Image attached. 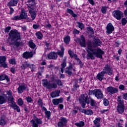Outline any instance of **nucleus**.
I'll return each mask as SVG.
<instances>
[{"label": "nucleus", "mask_w": 127, "mask_h": 127, "mask_svg": "<svg viewBox=\"0 0 127 127\" xmlns=\"http://www.w3.org/2000/svg\"><path fill=\"white\" fill-rule=\"evenodd\" d=\"M106 73L110 76L113 74V70H112V68L108 64H106L103 70L97 74V78L100 81H102L104 79V76Z\"/></svg>", "instance_id": "f257e3e1"}, {"label": "nucleus", "mask_w": 127, "mask_h": 127, "mask_svg": "<svg viewBox=\"0 0 127 127\" xmlns=\"http://www.w3.org/2000/svg\"><path fill=\"white\" fill-rule=\"evenodd\" d=\"M9 36L11 39V44H15L17 40L20 39V34L16 30H12L9 33Z\"/></svg>", "instance_id": "f03ea898"}, {"label": "nucleus", "mask_w": 127, "mask_h": 127, "mask_svg": "<svg viewBox=\"0 0 127 127\" xmlns=\"http://www.w3.org/2000/svg\"><path fill=\"white\" fill-rule=\"evenodd\" d=\"M86 51L88 52L87 55V59H95V56L96 55V47L92 46L91 44H89L88 48L86 49Z\"/></svg>", "instance_id": "7ed1b4c3"}, {"label": "nucleus", "mask_w": 127, "mask_h": 127, "mask_svg": "<svg viewBox=\"0 0 127 127\" xmlns=\"http://www.w3.org/2000/svg\"><path fill=\"white\" fill-rule=\"evenodd\" d=\"M118 106L117 107V111L119 114H123L125 112V105L124 104V100H122L121 96H118Z\"/></svg>", "instance_id": "20e7f679"}, {"label": "nucleus", "mask_w": 127, "mask_h": 127, "mask_svg": "<svg viewBox=\"0 0 127 127\" xmlns=\"http://www.w3.org/2000/svg\"><path fill=\"white\" fill-rule=\"evenodd\" d=\"M43 85L44 88H46L47 89H56L57 88V84L55 83L51 84L50 82L48 81L47 79H43Z\"/></svg>", "instance_id": "39448f33"}, {"label": "nucleus", "mask_w": 127, "mask_h": 127, "mask_svg": "<svg viewBox=\"0 0 127 127\" xmlns=\"http://www.w3.org/2000/svg\"><path fill=\"white\" fill-rule=\"evenodd\" d=\"M113 15L117 20H121L123 15H124V13L122 11L116 10L113 12Z\"/></svg>", "instance_id": "423d86ee"}, {"label": "nucleus", "mask_w": 127, "mask_h": 127, "mask_svg": "<svg viewBox=\"0 0 127 127\" xmlns=\"http://www.w3.org/2000/svg\"><path fill=\"white\" fill-rule=\"evenodd\" d=\"M87 96H85V95L82 94L79 97V102L81 104L82 108H85L86 106V104H87Z\"/></svg>", "instance_id": "0eeeda50"}, {"label": "nucleus", "mask_w": 127, "mask_h": 127, "mask_svg": "<svg viewBox=\"0 0 127 127\" xmlns=\"http://www.w3.org/2000/svg\"><path fill=\"white\" fill-rule=\"evenodd\" d=\"M68 54L71 58H73L77 61L78 64H80V65H82V62L80 60L79 58H78V57L77 56V55L76 54H74V53H73L72 51L69 50L68 51Z\"/></svg>", "instance_id": "6e6552de"}, {"label": "nucleus", "mask_w": 127, "mask_h": 127, "mask_svg": "<svg viewBox=\"0 0 127 127\" xmlns=\"http://www.w3.org/2000/svg\"><path fill=\"white\" fill-rule=\"evenodd\" d=\"M6 95L7 99H8L9 103H11V104H14V101H13L14 98L13 96H12V91L11 90H9L6 91Z\"/></svg>", "instance_id": "1a4fd4ad"}, {"label": "nucleus", "mask_w": 127, "mask_h": 127, "mask_svg": "<svg viewBox=\"0 0 127 127\" xmlns=\"http://www.w3.org/2000/svg\"><path fill=\"white\" fill-rule=\"evenodd\" d=\"M75 40L76 42L79 43L81 47H86V41H85L84 36H81L80 39L77 38Z\"/></svg>", "instance_id": "9d476101"}, {"label": "nucleus", "mask_w": 127, "mask_h": 127, "mask_svg": "<svg viewBox=\"0 0 127 127\" xmlns=\"http://www.w3.org/2000/svg\"><path fill=\"white\" fill-rule=\"evenodd\" d=\"M115 30V27L112 24V23H109L108 24L107 27H106V33L107 34H111L113 33V32Z\"/></svg>", "instance_id": "9b49d317"}, {"label": "nucleus", "mask_w": 127, "mask_h": 127, "mask_svg": "<svg viewBox=\"0 0 127 127\" xmlns=\"http://www.w3.org/2000/svg\"><path fill=\"white\" fill-rule=\"evenodd\" d=\"M31 123L33 127H38L39 125L42 124V120L39 119H36L34 120H31Z\"/></svg>", "instance_id": "f8f14e48"}, {"label": "nucleus", "mask_w": 127, "mask_h": 127, "mask_svg": "<svg viewBox=\"0 0 127 127\" xmlns=\"http://www.w3.org/2000/svg\"><path fill=\"white\" fill-rule=\"evenodd\" d=\"M106 91L110 95H113V94H116V93H118V89L113 86H110L106 88Z\"/></svg>", "instance_id": "ddd939ff"}, {"label": "nucleus", "mask_w": 127, "mask_h": 127, "mask_svg": "<svg viewBox=\"0 0 127 127\" xmlns=\"http://www.w3.org/2000/svg\"><path fill=\"white\" fill-rule=\"evenodd\" d=\"M67 119L65 118H62L61 119V122L58 123V126L59 127H63L66 126V124H67Z\"/></svg>", "instance_id": "4468645a"}, {"label": "nucleus", "mask_w": 127, "mask_h": 127, "mask_svg": "<svg viewBox=\"0 0 127 127\" xmlns=\"http://www.w3.org/2000/svg\"><path fill=\"white\" fill-rule=\"evenodd\" d=\"M25 89H26V85H25V84L22 83V84L19 85L17 89L18 94H22V93H23Z\"/></svg>", "instance_id": "2eb2a0df"}, {"label": "nucleus", "mask_w": 127, "mask_h": 127, "mask_svg": "<svg viewBox=\"0 0 127 127\" xmlns=\"http://www.w3.org/2000/svg\"><path fill=\"white\" fill-rule=\"evenodd\" d=\"M105 53L100 48H96V57H98V58H100L102 59L103 58V55Z\"/></svg>", "instance_id": "dca6fc26"}, {"label": "nucleus", "mask_w": 127, "mask_h": 127, "mask_svg": "<svg viewBox=\"0 0 127 127\" xmlns=\"http://www.w3.org/2000/svg\"><path fill=\"white\" fill-rule=\"evenodd\" d=\"M33 54H34V53L32 52H26L23 53V57L24 58H25V59H27L28 58H32Z\"/></svg>", "instance_id": "f3484780"}, {"label": "nucleus", "mask_w": 127, "mask_h": 127, "mask_svg": "<svg viewBox=\"0 0 127 127\" xmlns=\"http://www.w3.org/2000/svg\"><path fill=\"white\" fill-rule=\"evenodd\" d=\"M46 59H57V54L52 52L48 55Z\"/></svg>", "instance_id": "a211bd4d"}, {"label": "nucleus", "mask_w": 127, "mask_h": 127, "mask_svg": "<svg viewBox=\"0 0 127 127\" xmlns=\"http://www.w3.org/2000/svg\"><path fill=\"white\" fill-rule=\"evenodd\" d=\"M96 97L97 99H99L100 100H101V99H103V97H104V95L102 92V90L96 89Z\"/></svg>", "instance_id": "6ab92c4d"}, {"label": "nucleus", "mask_w": 127, "mask_h": 127, "mask_svg": "<svg viewBox=\"0 0 127 127\" xmlns=\"http://www.w3.org/2000/svg\"><path fill=\"white\" fill-rule=\"evenodd\" d=\"M19 16L21 19H26L27 18V12L24 9H22Z\"/></svg>", "instance_id": "aec40b11"}, {"label": "nucleus", "mask_w": 127, "mask_h": 127, "mask_svg": "<svg viewBox=\"0 0 127 127\" xmlns=\"http://www.w3.org/2000/svg\"><path fill=\"white\" fill-rule=\"evenodd\" d=\"M19 1V0H11L8 3V6H16Z\"/></svg>", "instance_id": "412c9836"}, {"label": "nucleus", "mask_w": 127, "mask_h": 127, "mask_svg": "<svg viewBox=\"0 0 127 127\" xmlns=\"http://www.w3.org/2000/svg\"><path fill=\"white\" fill-rule=\"evenodd\" d=\"M67 60V58L65 57L64 58V60L63 63L61 64L62 67L61 68V71L62 73H64V69L65 67L66 66V60Z\"/></svg>", "instance_id": "4be33fe9"}, {"label": "nucleus", "mask_w": 127, "mask_h": 127, "mask_svg": "<svg viewBox=\"0 0 127 127\" xmlns=\"http://www.w3.org/2000/svg\"><path fill=\"white\" fill-rule=\"evenodd\" d=\"M52 102L55 106H57V105H59L60 103L63 102V98L54 99L53 100Z\"/></svg>", "instance_id": "5701e85b"}, {"label": "nucleus", "mask_w": 127, "mask_h": 127, "mask_svg": "<svg viewBox=\"0 0 127 127\" xmlns=\"http://www.w3.org/2000/svg\"><path fill=\"white\" fill-rule=\"evenodd\" d=\"M60 93H61L60 90H57L51 93V96L52 98H56V97H59L60 95Z\"/></svg>", "instance_id": "b1692460"}, {"label": "nucleus", "mask_w": 127, "mask_h": 127, "mask_svg": "<svg viewBox=\"0 0 127 127\" xmlns=\"http://www.w3.org/2000/svg\"><path fill=\"white\" fill-rule=\"evenodd\" d=\"M29 13L31 15V17L32 18V20H34L35 19V17H36V12L34 11L32 9H30Z\"/></svg>", "instance_id": "393cba45"}, {"label": "nucleus", "mask_w": 127, "mask_h": 127, "mask_svg": "<svg viewBox=\"0 0 127 127\" xmlns=\"http://www.w3.org/2000/svg\"><path fill=\"white\" fill-rule=\"evenodd\" d=\"M66 12H67V13H69V14H70V15L72 16V17H77L78 15H77V14H75V13H74V11H73V10L71 9H69L67 8L66 9Z\"/></svg>", "instance_id": "a878e982"}, {"label": "nucleus", "mask_w": 127, "mask_h": 127, "mask_svg": "<svg viewBox=\"0 0 127 127\" xmlns=\"http://www.w3.org/2000/svg\"><path fill=\"white\" fill-rule=\"evenodd\" d=\"M64 47H61V51L58 50L57 52V54L59 55L60 57H63L64 56Z\"/></svg>", "instance_id": "bb28decb"}, {"label": "nucleus", "mask_w": 127, "mask_h": 127, "mask_svg": "<svg viewBox=\"0 0 127 127\" xmlns=\"http://www.w3.org/2000/svg\"><path fill=\"white\" fill-rule=\"evenodd\" d=\"M6 100H7V97L5 95H3L2 96H0V104H4Z\"/></svg>", "instance_id": "cd10ccee"}, {"label": "nucleus", "mask_w": 127, "mask_h": 127, "mask_svg": "<svg viewBox=\"0 0 127 127\" xmlns=\"http://www.w3.org/2000/svg\"><path fill=\"white\" fill-rule=\"evenodd\" d=\"M82 113L87 116H91V115H93V111H92V110H83L82 111Z\"/></svg>", "instance_id": "c85d7f7f"}, {"label": "nucleus", "mask_w": 127, "mask_h": 127, "mask_svg": "<svg viewBox=\"0 0 127 127\" xmlns=\"http://www.w3.org/2000/svg\"><path fill=\"white\" fill-rule=\"evenodd\" d=\"M3 80H6L7 82L9 81V78L5 74H2L0 76V81H3Z\"/></svg>", "instance_id": "c756f323"}, {"label": "nucleus", "mask_w": 127, "mask_h": 127, "mask_svg": "<svg viewBox=\"0 0 127 127\" xmlns=\"http://www.w3.org/2000/svg\"><path fill=\"white\" fill-rule=\"evenodd\" d=\"M30 64H28L27 62H25L22 64L21 68L23 70H25V69L27 68L28 67H30Z\"/></svg>", "instance_id": "7c9ffc66"}, {"label": "nucleus", "mask_w": 127, "mask_h": 127, "mask_svg": "<svg viewBox=\"0 0 127 127\" xmlns=\"http://www.w3.org/2000/svg\"><path fill=\"white\" fill-rule=\"evenodd\" d=\"M28 6L29 7H31V6H33L34 4H35V1L34 0H28Z\"/></svg>", "instance_id": "2f4dec72"}, {"label": "nucleus", "mask_w": 127, "mask_h": 127, "mask_svg": "<svg viewBox=\"0 0 127 127\" xmlns=\"http://www.w3.org/2000/svg\"><path fill=\"white\" fill-rule=\"evenodd\" d=\"M70 36H66L64 37V41L65 44H69V42H70Z\"/></svg>", "instance_id": "473e14b6"}, {"label": "nucleus", "mask_w": 127, "mask_h": 127, "mask_svg": "<svg viewBox=\"0 0 127 127\" xmlns=\"http://www.w3.org/2000/svg\"><path fill=\"white\" fill-rule=\"evenodd\" d=\"M29 46L30 47V48H32L33 49H34L36 47L35 44L33 43V41H32V40H30L29 42Z\"/></svg>", "instance_id": "72a5a7b5"}, {"label": "nucleus", "mask_w": 127, "mask_h": 127, "mask_svg": "<svg viewBox=\"0 0 127 127\" xmlns=\"http://www.w3.org/2000/svg\"><path fill=\"white\" fill-rule=\"evenodd\" d=\"M75 125L76 126V127H83L84 126H85V123H84L83 121H80L79 123H75Z\"/></svg>", "instance_id": "f704fd0d"}, {"label": "nucleus", "mask_w": 127, "mask_h": 127, "mask_svg": "<svg viewBox=\"0 0 127 127\" xmlns=\"http://www.w3.org/2000/svg\"><path fill=\"white\" fill-rule=\"evenodd\" d=\"M103 45V43L101 40L99 39H96V46H102Z\"/></svg>", "instance_id": "c9c22d12"}, {"label": "nucleus", "mask_w": 127, "mask_h": 127, "mask_svg": "<svg viewBox=\"0 0 127 127\" xmlns=\"http://www.w3.org/2000/svg\"><path fill=\"white\" fill-rule=\"evenodd\" d=\"M36 35L38 39H42V38L43 37V35H42V33L40 32H37Z\"/></svg>", "instance_id": "e433bc0d"}, {"label": "nucleus", "mask_w": 127, "mask_h": 127, "mask_svg": "<svg viewBox=\"0 0 127 127\" xmlns=\"http://www.w3.org/2000/svg\"><path fill=\"white\" fill-rule=\"evenodd\" d=\"M12 105L14 110H16V111L18 112V113H19L20 112V109L18 106H17V105H15V102L14 104H12Z\"/></svg>", "instance_id": "4c0bfd02"}, {"label": "nucleus", "mask_w": 127, "mask_h": 127, "mask_svg": "<svg viewBox=\"0 0 127 127\" xmlns=\"http://www.w3.org/2000/svg\"><path fill=\"white\" fill-rule=\"evenodd\" d=\"M45 114L46 118L48 119V120L50 119V117L51 116V112H50V111H48L45 112Z\"/></svg>", "instance_id": "58836bf2"}, {"label": "nucleus", "mask_w": 127, "mask_h": 127, "mask_svg": "<svg viewBox=\"0 0 127 127\" xmlns=\"http://www.w3.org/2000/svg\"><path fill=\"white\" fill-rule=\"evenodd\" d=\"M6 60V58L4 56H0V64H2V63H4Z\"/></svg>", "instance_id": "ea45409f"}, {"label": "nucleus", "mask_w": 127, "mask_h": 127, "mask_svg": "<svg viewBox=\"0 0 127 127\" xmlns=\"http://www.w3.org/2000/svg\"><path fill=\"white\" fill-rule=\"evenodd\" d=\"M103 104L106 107H107V106H109V104H110V102H109V100L106 98H104Z\"/></svg>", "instance_id": "a19ab883"}, {"label": "nucleus", "mask_w": 127, "mask_h": 127, "mask_svg": "<svg viewBox=\"0 0 127 127\" xmlns=\"http://www.w3.org/2000/svg\"><path fill=\"white\" fill-rule=\"evenodd\" d=\"M101 122V118H98L96 119V127H100V122Z\"/></svg>", "instance_id": "79ce46f5"}, {"label": "nucleus", "mask_w": 127, "mask_h": 127, "mask_svg": "<svg viewBox=\"0 0 127 127\" xmlns=\"http://www.w3.org/2000/svg\"><path fill=\"white\" fill-rule=\"evenodd\" d=\"M78 27L82 30L84 28V24L82 22H77Z\"/></svg>", "instance_id": "37998d69"}, {"label": "nucleus", "mask_w": 127, "mask_h": 127, "mask_svg": "<svg viewBox=\"0 0 127 127\" xmlns=\"http://www.w3.org/2000/svg\"><path fill=\"white\" fill-rule=\"evenodd\" d=\"M9 63L12 64V65H15V64H16V62H15V59H11L9 60Z\"/></svg>", "instance_id": "c03bdc74"}, {"label": "nucleus", "mask_w": 127, "mask_h": 127, "mask_svg": "<svg viewBox=\"0 0 127 127\" xmlns=\"http://www.w3.org/2000/svg\"><path fill=\"white\" fill-rule=\"evenodd\" d=\"M127 19H126L125 18H123L122 19V24L123 26L126 25V24H127Z\"/></svg>", "instance_id": "a18cd8bd"}, {"label": "nucleus", "mask_w": 127, "mask_h": 127, "mask_svg": "<svg viewBox=\"0 0 127 127\" xmlns=\"http://www.w3.org/2000/svg\"><path fill=\"white\" fill-rule=\"evenodd\" d=\"M17 103L19 106H22V105H23V100H22V99H19L18 100Z\"/></svg>", "instance_id": "49530a36"}, {"label": "nucleus", "mask_w": 127, "mask_h": 127, "mask_svg": "<svg viewBox=\"0 0 127 127\" xmlns=\"http://www.w3.org/2000/svg\"><path fill=\"white\" fill-rule=\"evenodd\" d=\"M107 8H108V7H107V6L103 7L101 8L102 13H106V12H107Z\"/></svg>", "instance_id": "de8ad7c7"}, {"label": "nucleus", "mask_w": 127, "mask_h": 127, "mask_svg": "<svg viewBox=\"0 0 127 127\" xmlns=\"http://www.w3.org/2000/svg\"><path fill=\"white\" fill-rule=\"evenodd\" d=\"M12 19L13 20H21V19L20 18V16H14Z\"/></svg>", "instance_id": "09e8293b"}, {"label": "nucleus", "mask_w": 127, "mask_h": 127, "mask_svg": "<svg viewBox=\"0 0 127 127\" xmlns=\"http://www.w3.org/2000/svg\"><path fill=\"white\" fill-rule=\"evenodd\" d=\"M38 104L39 106H41V107H42L43 105V102H42V99L41 98H39L38 101Z\"/></svg>", "instance_id": "8fccbe9b"}, {"label": "nucleus", "mask_w": 127, "mask_h": 127, "mask_svg": "<svg viewBox=\"0 0 127 127\" xmlns=\"http://www.w3.org/2000/svg\"><path fill=\"white\" fill-rule=\"evenodd\" d=\"M6 122L3 119H0V126H4L5 125Z\"/></svg>", "instance_id": "3c124183"}, {"label": "nucleus", "mask_w": 127, "mask_h": 127, "mask_svg": "<svg viewBox=\"0 0 127 127\" xmlns=\"http://www.w3.org/2000/svg\"><path fill=\"white\" fill-rule=\"evenodd\" d=\"M26 100L28 103H31V102H32V98L29 96L26 97Z\"/></svg>", "instance_id": "603ef678"}, {"label": "nucleus", "mask_w": 127, "mask_h": 127, "mask_svg": "<svg viewBox=\"0 0 127 127\" xmlns=\"http://www.w3.org/2000/svg\"><path fill=\"white\" fill-rule=\"evenodd\" d=\"M89 94V95H94V96H96V90H90Z\"/></svg>", "instance_id": "864d4df0"}, {"label": "nucleus", "mask_w": 127, "mask_h": 127, "mask_svg": "<svg viewBox=\"0 0 127 127\" xmlns=\"http://www.w3.org/2000/svg\"><path fill=\"white\" fill-rule=\"evenodd\" d=\"M29 68H30V69H31L32 71H34V69H36V66H35V65H30Z\"/></svg>", "instance_id": "5fc2aeb1"}, {"label": "nucleus", "mask_w": 127, "mask_h": 127, "mask_svg": "<svg viewBox=\"0 0 127 127\" xmlns=\"http://www.w3.org/2000/svg\"><path fill=\"white\" fill-rule=\"evenodd\" d=\"M73 33V34H79L80 33V31L76 29H74Z\"/></svg>", "instance_id": "6e6d98bb"}, {"label": "nucleus", "mask_w": 127, "mask_h": 127, "mask_svg": "<svg viewBox=\"0 0 127 127\" xmlns=\"http://www.w3.org/2000/svg\"><path fill=\"white\" fill-rule=\"evenodd\" d=\"M33 28L34 29H38V28H39V25L34 24L33 25Z\"/></svg>", "instance_id": "4d7b16f0"}, {"label": "nucleus", "mask_w": 127, "mask_h": 127, "mask_svg": "<svg viewBox=\"0 0 127 127\" xmlns=\"http://www.w3.org/2000/svg\"><path fill=\"white\" fill-rule=\"evenodd\" d=\"M10 29H11V28L10 27H7L5 29V32H7V33L9 32V30H10Z\"/></svg>", "instance_id": "13d9d810"}, {"label": "nucleus", "mask_w": 127, "mask_h": 127, "mask_svg": "<svg viewBox=\"0 0 127 127\" xmlns=\"http://www.w3.org/2000/svg\"><path fill=\"white\" fill-rule=\"evenodd\" d=\"M1 66L3 68H7V64L5 63V62L2 64H1Z\"/></svg>", "instance_id": "bf43d9fd"}, {"label": "nucleus", "mask_w": 127, "mask_h": 127, "mask_svg": "<svg viewBox=\"0 0 127 127\" xmlns=\"http://www.w3.org/2000/svg\"><path fill=\"white\" fill-rule=\"evenodd\" d=\"M119 89H120V90H121V91H124V90H125V86H124V85H120Z\"/></svg>", "instance_id": "052dcab7"}, {"label": "nucleus", "mask_w": 127, "mask_h": 127, "mask_svg": "<svg viewBox=\"0 0 127 127\" xmlns=\"http://www.w3.org/2000/svg\"><path fill=\"white\" fill-rule=\"evenodd\" d=\"M90 105L91 106H95V101L93 99L90 100Z\"/></svg>", "instance_id": "680f3d73"}, {"label": "nucleus", "mask_w": 127, "mask_h": 127, "mask_svg": "<svg viewBox=\"0 0 127 127\" xmlns=\"http://www.w3.org/2000/svg\"><path fill=\"white\" fill-rule=\"evenodd\" d=\"M56 82L59 86H62V82L61 81V80H57Z\"/></svg>", "instance_id": "e2e57ef3"}, {"label": "nucleus", "mask_w": 127, "mask_h": 127, "mask_svg": "<svg viewBox=\"0 0 127 127\" xmlns=\"http://www.w3.org/2000/svg\"><path fill=\"white\" fill-rule=\"evenodd\" d=\"M10 14H12V13H13V12H14V9H13L12 7H10Z\"/></svg>", "instance_id": "0e129e2a"}, {"label": "nucleus", "mask_w": 127, "mask_h": 127, "mask_svg": "<svg viewBox=\"0 0 127 127\" xmlns=\"http://www.w3.org/2000/svg\"><path fill=\"white\" fill-rule=\"evenodd\" d=\"M68 69H69L67 70V73L68 74V75H72V71L70 70V69H72V68L69 67Z\"/></svg>", "instance_id": "69168bd1"}, {"label": "nucleus", "mask_w": 127, "mask_h": 127, "mask_svg": "<svg viewBox=\"0 0 127 127\" xmlns=\"http://www.w3.org/2000/svg\"><path fill=\"white\" fill-rule=\"evenodd\" d=\"M10 71L12 73H13L14 74V73H15V68L14 67H12L10 69Z\"/></svg>", "instance_id": "338daca9"}, {"label": "nucleus", "mask_w": 127, "mask_h": 127, "mask_svg": "<svg viewBox=\"0 0 127 127\" xmlns=\"http://www.w3.org/2000/svg\"><path fill=\"white\" fill-rule=\"evenodd\" d=\"M124 96V99H125V100H127V93H124L123 94Z\"/></svg>", "instance_id": "774afa93"}]
</instances>
